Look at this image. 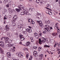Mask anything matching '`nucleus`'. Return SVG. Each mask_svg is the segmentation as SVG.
I'll use <instances>...</instances> for the list:
<instances>
[{
    "label": "nucleus",
    "mask_w": 60,
    "mask_h": 60,
    "mask_svg": "<svg viewBox=\"0 0 60 60\" xmlns=\"http://www.w3.org/2000/svg\"><path fill=\"white\" fill-rule=\"evenodd\" d=\"M9 39V38H8V37H5L4 38L3 37L1 38V40H4L5 41V43H10L11 41V40H8Z\"/></svg>",
    "instance_id": "obj_1"
},
{
    "label": "nucleus",
    "mask_w": 60,
    "mask_h": 60,
    "mask_svg": "<svg viewBox=\"0 0 60 60\" xmlns=\"http://www.w3.org/2000/svg\"><path fill=\"white\" fill-rule=\"evenodd\" d=\"M45 29L47 30V31H48L49 32L50 30V29H52V27H51L50 28V27L48 25H46L45 26Z\"/></svg>",
    "instance_id": "obj_2"
},
{
    "label": "nucleus",
    "mask_w": 60,
    "mask_h": 60,
    "mask_svg": "<svg viewBox=\"0 0 60 60\" xmlns=\"http://www.w3.org/2000/svg\"><path fill=\"white\" fill-rule=\"evenodd\" d=\"M0 45L1 46V47H2L3 48H4V43L0 41Z\"/></svg>",
    "instance_id": "obj_3"
},
{
    "label": "nucleus",
    "mask_w": 60,
    "mask_h": 60,
    "mask_svg": "<svg viewBox=\"0 0 60 60\" xmlns=\"http://www.w3.org/2000/svg\"><path fill=\"white\" fill-rule=\"evenodd\" d=\"M23 11H22V12L21 13V14L22 15H24V14H25L26 15H27L28 14V12H26L25 13V11H24V12H23Z\"/></svg>",
    "instance_id": "obj_4"
},
{
    "label": "nucleus",
    "mask_w": 60,
    "mask_h": 60,
    "mask_svg": "<svg viewBox=\"0 0 60 60\" xmlns=\"http://www.w3.org/2000/svg\"><path fill=\"white\" fill-rule=\"evenodd\" d=\"M22 10H23V11L25 12V13H26V12H28H28H27V10L26 9V8H23Z\"/></svg>",
    "instance_id": "obj_5"
},
{
    "label": "nucleus",
    "mask_w": 60,
    "mask_h": 60,
    "mask_svg": "<svg viewBox=\"0 0 60 60\" xmlns=\"http://www.w3.org/2000/svg\"><path fill=\"white\" fill-rule=\"evenodd\" d=\"M13 44H9L7 45V46L8 47H13Z\"/></svg>",
    "instance_id": "obj_6"
},
{
    "label": "nucleus",
    "mask_w": 60,
    "mask_h": 60,
    "mask_svg": "<svg viewBox=\"0 0 60 60\" xmlns=\"http://www.w3.org/2000/svg\"><path fill=\"white\" fill-rule=\"evenodd\" d=\"M17 18L18 16L17 15L14 16V17H13L14 19L13 20H14V21H15V20L17 19Z\"/></svg>",
    "instance_id": "obj_7"
},
{
    "label": "nucleus",
    "mask_w": 60,
    "mask_h": 60,
    "mask_svg": "<svg viewBox=\"0 0 60 60\" xmlns=\"http://www.w3.org/2000/svg\"><path fill=\"white\" fill-rule=\"evenodd\" d=\"M7 54L8 57H11V54H10V52H8Z\"/></svg>",
    "instance_id": "obj_8"
},
{
    "label": "nucleus",
    "mask_w": 60,
    "mask_h": 60,
    "mask_svg": "<svg viewBox=\"0 0 60 60\" xmlns=\"http://www.w3.org/2000/svg\"><path fill=\"white\" fill-rule=\"evenodd\" d=\"M19 8L20 10H22L23 8V6L21 5H19Z\"/></svg>",
    "instance_id": "obj_9"
},
{
    "label": "nucleus",
    "mask_w": 60,
    "mask_h": 60,
    "mask_svg": "<svg viewBox=\"0 0 60 60\" xmlns=\"http://www.w3.org/2000/svg\"><path fill=\"white\" fill-rule=\"evenodd\" d=\"M18 56L19 57H23V55L22 54H21V53H18Z\"/></svg>",
    "instance_id": "obj_10"
},
{
    "label": "nucleus",
    "mask_w": 60,
    "mask_h": 60,
    "mask_svg": "<svg viewBox=\"0 0 60 60\" xmlns=\"http://www.w3.org/2000/svg\"><path fill=\"white\" fill-rule=\"evenodd\" d=\"M42 41L41 40V39L40 38L39 39V43L40 44H42Z\"/></svg>",
    "instance_id": "obj_11"
},
{
    "label": "nucleus",
    "mask_w": 60,
    "mask_h": 60,
    "mask_svg": "<svg viewBox=\"0 0 60 60\" xmlns=\"http://www.w3.org/2000/svg\"><path fill=\"white\" fill-rule=\"evenodd\" d=\"M56 33H52V37H54V36H56Z\"/></svg>",
    "instance_id": "obj_12"
},
{
    "label": "nucleus",
    "mask_w": 60,
    "mask_h": 60,
    "mask_svg": "<svg viewBox=\"0 0 60 60\" xmlns=\"http://www.w3.org/2000/svg\"><path fill=\"white\" fill-rule=\"evenodd\" d=\"M34 35L35 37H36V38H38V37H39L38 36V34H37L36 33H35L34 34Z\"/></svg>",
    "instance_id": "obj_13"
},
{
    "label": "nucleus",
    "mask_w": 60,
    "mask_h": 60,
    "mask_svg": "<svg viewBox=\"0 0 60 60\" xmlns=\"http://www.w3.org/2000/svg\"><path fill=\"white\" fill-rule=\"evenodd\" d=\"M39 57L40 59H42V57H43V55L42 54H41L40 55Z\"/></svg>",
    "instance_id": "obj_14"
},
{
    "label": "nucleus",
    "mask_w": 60,
    "mask_h": 60,
    "mask_svg": "<svg viewBox=\"0 0 60 60\" xmlns=\"http://www.w3.org/2000/svg\"><path fill=\"white\" fill-rule=\"evenodd\" d=\"M0 51L1 53H2V54H3V53H4V51L2 50V48H1V47H0Z\"/></svg>",
    "instance_id": "obj_15"
},
{
    "label": "nucleus",
    "mask_w": 60,
    "mask_h": 60,
    "mask_svg": "<svg viewBox=\"0 0 60 60\" xmlns=\"http://www.w3.org/2000/svg\"><path fill=\"white\" fill-rule=\"evenodd\" d=\"M15 10L16 11V12H19V11H20V9H19L16 8L15 9Z\"/></svg>",
    "instance_id": "obj_16"
},
{
    "label": "nucleus",
    "mask_w": 60,
    "mask_h": 60,
    "mask_svg": "<svg viewBox=\"0 0 60 60\" xmlns=\"http://www.w3.org/2000/svg\"><path fill=\"white\" fill-rule=\"evenodd\" d=\"M45 24H49L50 23V22H49V21L48 20V21H45Z\"/></svg>",
    "instance_id": "obj_17"
},
{
    "label": "nucleus",
    "mask_w": 60,
    "mask_h": 60,
    "mask_svg": "<svg viewBox=\"0 0 60 60\" xmlns=\"http://www.w3.org/2000/svg\"><path fill=\"white\" fill-rule=\"evenodd\" d=\"M42 39H43L42 41H43V42L44 43L45 42V41H46V39L45 38H44L43 37L42 38Z\"/></svg>",
    "instance_id": "obj_18"
},
{
    "label": "nucleus",
    "mask_w": 60,
    "mask_h": 60,
    "mask_svg": "<svg viewBox=\"0 0 60 60\" xmlns=\"http://www.w3.org/2000/svg\"><path fill=\"white\" fill-rule=\"evenodd\" d=\"M34 55L35 57L37 55V52H34Z\"/></svg>",
    "instance_id": "obj_19"
},
{
    "label": "nucleus",
    "mask_w": 60,
    "mask_h": 60,
    "mask_svg": "<svg viewBox=\"0 0 60 60\" xmlns=\"http://www.w3.org/2000/svg\"><path fill=\"white\" fill-rule=\"evenodd\" d=\"M30 44V42H27L26 44V46H28Z\"/></svg>",
    "instance_id": "obj_20"
},
{
    "label": "nucleus",
    "mask_w": 60,
    "mask_h": 60,
    "mask_svg": "<svg viewBox=\"0 0 60 60\" xmlns=\"http://www.w3.org/2000/svg\"><path fill=\"white\" fill-rule=\"evenodd\" d=\"M58 24L57 23L56 24V25H55L56 26L55 27V29H57L58 28V26H57V25Z\"/></svg>",
    "instance_id": "obj_21"
},
{
    "label": "nucleus",
    "mask_w": 60,
    "mask_h": 60,
    "mask_svg": "<svg viewBox=\"0 0 60 60\" xmlns=\"http://www.w3.org/2000/svg\"><path fill=\"white\" fill-rule=\"evenodd\" d=\"M37 22L39 24H41L42 23V22L41 21H37Z\"/></svg>",
    "instance_id": "obj_22"
},
{
    "label": "nucleus",
    "mask_w": 60,
    "mask_h": 60,
    "mask_svg": "<svg viewBox=\"0 0 60 60\" xmlns=\"http://www.w3.org/2000/svg\"><path fill=\"white\" fill-rule=\"evenodd\" d=\"M45 48H49L50 47V46L49 45H45L44 46Z\"/></svg>",
    "instance_id": "obj_23"
},
{
    "label": "nucleus",
    "mask_w": 60,
    "mask_h": 60,
    "mask_svg": "<svg viewBox=\"0 0 60 60\" xmlns=\"http://www.w3.org/2000/svg\"><path fill=\"white\" fill-rule=\"evenodd\" d=\"M34 8H30V9H29V10L30 11H32L34 10Z\"/></svg>",
    "instance_id": "obj_24"
},
{
    "label": "nucleus",
    "mask_w": 60,
    "mask_h": 60,
    "mask_svg": "<svg viewBox=\"0 0 60 60\" xmlns=\"http://www.w3.org/2000/svg\"><path fill=\"white\" fill-rule=\"evenodd\" d=\"M19 36L20 38L23 37V35L21 34H19Z\"/></svg>",
    "instance_id": "obj_25"
},
{
    "label": "nucleus",
    "mask_w": 60,
    "mask_h": 60,
    "mask_svg": "<svg viewBox=\"0 0 60 60\" xmlns=\"http://www.w3.org/2000/svg\"><path fill=\"white\" fill-rule=\"evenodd\" d=\"M32 30L31 29H29V31H28V33H31V32H32Z\"/></svg>",
    "instance_id": "obj_26"
},
{
    "label": "nucleus",
    "mask_w": 60,
    "mask_h": 60,
    "mask_svg": "<svg viewBox=\"0 0 60 60\" xmlns=\"http://www.w3.org/2000/svg\"><path fill=\"white\" fill-rule=\"evenodd\" d=\"M32 21H33L31 19H29L28 20V22H31Z\"/></svg>",
    "instance_id": "obj_27"
},
{
    "label": "nucleus",
    "mask_w": 60,
    "mask_h": 60,
    "mask_svg": "<svg viewBox=\"0 0 60 60\" xmlns=\"http://www.w3.org/2000/svg\"><path fill=\"white\" fill-rule=\"evenodd\" d=\"M4 4H5L6 3V2H7V1H8V0H4Z\"/></svg>",
    "instance_id": "obj_28"
},
{
    "label": "nucleus",
    "mask_w": 60,
    "mask_h": 60,
    "mask_svg": "<svg viewBox=\"0 0 60 60\" xmlns=\"http://www.w3.org/2000/svg\"><path fill=\"white\" fill-rule=\"evenodd\" d=\"M36 2L38 4L40 2V0H36Z\"/></svg>",
    "instance_id": "obj_29"
},
{
    "label": "nucleus",
    "mask_w": 60,
    "mask_h": 60,
    "mask_svg": "<svg viewBox=\"0 0 60 60\" xmlns=\"http://www.w3.org/2000/svg\"><path fill=\"white\" fill-rule=\"evenodd\" d=\"M20 39H21V41H23V40H24V39H25V38H24L22 37V38H20Z\"/></svg>",
    "instance_id": "obj_30"
},
{
    "label": "nucleus",
    "mask_w": 60,
    "mask_h": 60,
    "mask_svg": "<svg viewBox=\"0 0 60 60\" xmlns=\"http://www.w3.org/2000/svg\"><path fill=\"white\" fill-rule=\"evenodd\" d=\"M31 22V23L30 24H34V21H33V20H32V21Z\"/></svg>",
    "instance_id": "obj_31"
},
{
    "label": "nucleus",
    "mask_w": 60,
    "mask_h": 60,
    "mask_svg": "<svg viewBox=\"0 0 60 60\" xmlns=\"http://www.w3.org/2000/svg\"><path fill=\"white\" fill-rule=\"evenodd\" d=\"M19 30H23V28L22 27H21L19 29Z\"/></svg>",
    "instance_id": "obj_32"
},
{
    "label": "nucleus",
    "mask_w": 60,
    "mask_h": 60,
    "mask_svg": "<svg viewBox=\"0 0 60 60\" xmlns=\"http://www.w3.org/2000/svg\"><path fill=\"white\" fill-rule=\"evenodd\" d=\"M50 13H49V12H48V14H49V15H51L52 14V12H51V11H50Z\"/></svg>",
    "instance_id": "obj_33"
},
{
    "label": "nucleus",
    "mask_w": 60,
    "mask_h": 60,
    "mask_svg": "<svg viewBox=\"0 0 60 60\" xmlns=\"http://www.w3.org/2000/svg\"><path fill=\"white\" fill-rule=\"evenodd\" d=\"M7 16H5V18H4V19H7Z\"/></svg>",
    "instance_id": "obj_34"
},
{
    "label": "nucleus",
    "mask_w": 60,
    "mask_h": 60,
    "mask_svg": "<svg viewBox=\"0 0 60 60\" xmlns=\"http://www.w3.org/2000/svg\"><path fill=\"white\" fill-rule=\"evenodd\" d=\"M26 57L28 59V54H27L26 55Z\"/></svg>",
    "instance_id": "obj_35"
},
{
    "label": "nucleus",
    "mask_w": 60,
    "mask_h": 60,
    "mask_svg": "<svg viewBox=\"0 0 60 60\" xmlns=\"http://www.w3.org/2000/svg\"><path fill=\"white\" fill-rule=\"evenodd\" d=\"M10 50H11L13 52V51H15V50L13 49H10Z\"/></svg>",
    "instance_id": "obj_36"
},
{
    "label": "nucleus",
    "mask_w": 60,
    "mask_h": 60,
    "mask_svg": "<svg viewBox=\"0 0 60 60\" xmlns=\"http://www.w3.org/2000/svg\"><path fill=\"white\" fill-rule=\"evenodd\" d=\"M39 24L40 26H42L43 24L42 23H40Z\"/></svg>",
    "instance_id": "obj_37"
},
{
    "label": "nucleus",
    "mask_w": 60,
    "mask_h": 60,
    "mask_svg": "<svg viewBox=\"0 0 60 60\" xmlns=\"http://www.w3.org/2000/svg\"><path fill=\"white\" fill-rule=\"evenodd\" d=\"M29 29H26V31L27 32H28V31H29Z\"/></svg>",
    "instance_id": "obj_38"
},
{
    "label": "nucleus",
    "mask_w": 60,
    "mask_h": 60,
    "mask_svg": "<svg viewBox=\"0 0 60 60\" xmlns=\"http://www.w3.org/2000/svg\"><path fill=\"white\" fill-rule=\"evenodd\" d=\"M9 28V27L7 25H6V29H7V28Z\"/></svg>",
    "instance_id": "obj_39"
},
{
    "label": "nucleus",
    "mask_w": 60,
    "mask_h": 60,
    "mask_svg": "<svg viewBox=\"0 0 60 60\" xmlns=\"http://www.w3.org/2000/svg\"><path fill=\"white\" fill-rule=\"evenodd\" d=\"M33 48L34 49H37V47H33Z\"/></svg>",
    "instance_id": "obj_40"
},
{
    "label": "nucleus",
    "mask_w": 60,
    "mask_h": 60,
    "mask_svg": "<svg viewBox=\"0 0 60 60\" xmlns=\"http://www.w3.org/2000/svg\"><path fill=\"white\" fill-rule=\"evenodd\" d=\"M23 33L24 34H26V31H23Z\"/></svg>",
    "instance_id": "obj_41"
},
{
    "label": "nucleus",
    "mask_w": 60,
    "mask_h": 60,
    "mask_svg": "<svg viewBox=\"0 0 60 60\" xmlns=\"http://www.w3.org/2000/svg\"><path fill=\"white\" fill-rule=\"evenodd\" d=\"M58 46V45H55L54 46V47H55H55H56V46Z\"/></svg>",
    "instance_id": "obj_42"
},
{
    "label": "nucleus",
    "mask_w": 60,
    "mask_h": 60,
    "mask_svg": "<svg viewBox=\"0 0 60 60\" xmlns=\"http://www.w3.org/2000/svg\"><path fill=\"white\" fill-rule=\"evenodd\" d=\"M6 29L7 31H9V28H7V29Z\"/></svg>",
    "instance_id": "obj_43"
},
{
    "label": "nucleus",
    "mask_w": 60,
    "mask_h": 60,
    "mask_svg": "<svg viewBox=\"0 0 60 60\" xmlns=\"http://www.w3.org/2000/svg\"><path fill=\"white\" fill-rule=\"evenodd\" d=\"M6 6L7 7H8V8L9 7V4H8L6 5Z\"/></svg>",
    "instance_id": "obj_44"
},
{
    "label": "nucleus",
    "mask_w": 60,
    "mask_h": 60,
    "mask_svg": "<svg viewBox=\"0 0 60 60\" xmlns=\"http://www.w3.org/2000/svg\"><path fill=\"white\" fill-rule=\"evenodd\" d=\"M18 28H19V29L20 28V27H21L20 26H19V25L18 26Z\"/></svg>",
    "instance_id": "obj_45"
},
{
    "label": "nucleus",
    "mask_w": 60,
    "mask_h": 60,
    "mask_svg": "<svg viewBox=\"0 0 60 60\" xmlns=\"http://www.w3.org/2000/svg\"><path fill=\"white\" fill-rule=\"evenodd\" d=\"M58 51L59 52H58V53H60V49H58Z\"/></svg>",
    "instance_id": "obj_46"
},
{
    "label": "nucleus",
    "mask_w": 60,
    "mask_h": 60,
    "mask_svg": "<svg viewBox=\"0 0 60 60\" xmlns=\"http://www.w3.org/2000/svg\"><path fill=\"white\" fill-rule=\"evenodd\" d=\"M55 45H58V43H56L55 44Z\"/></svg>",
    "instance_id": "obj_47"
},
{
    "label": "nucleus",
    "mask_w": 60,
    "mask_h": 60,
    "mask_svg": "<svg viewBox=\"0 0 60 60\" xmlns=\"http://www.w3.org/2000/svg\"><path fill=\"white\" fill-rule=\"evenodd\" d=\"M8 36L9 37H10V34L9 33H8V34H7Z\"/></svg>",
    "instance_id": "obj_48"
},
{
    "label": "nucleus",
    "mask_w": 60,
    "mask_h": 60,
    "mask_svg": "<svg viewBox=\"0 0 60 60\" xmlns=\"http://www.w3.org/2000/svg\"><path fill=\"white\" fill-rule=\"evenodd\" d=\"M7 2L8 3H10L11 1H10V0H8Z\"/></svg>",
    "instance_id": "obj_49"
},
{
    "label": "nucleus",
    "mask_w": 60,
    "mask_h": 60,
    "mask_svg": "<svg viewBox=\"0 0 60 60\" xmlns=\"http://www.w3.org/2000/svg\"><path fill=\"white\" fill-rule=\"evenodd\" d=\"M57 31H58V32H57L58 34H60V32H59V31H58V30H57Z\"/></svg>",
    "instance_id": "obj_50"
},
{
    "label": "nucleus",
    "mask_w": 60,
    "mask_h": 60,
    "mask_svg": "<svg viewBox=\"0 0 60 60\" xmlns=\"http://www.w3.org/2000/svg\"><path fill=\"white\" fill-rule=\"evenodd\" d=\"M43 34H46V32H45V31H43Z\"/></svg>",
    "instance_id": "obj_51"
},
{
    "label": "nucleus",
    "mask_w": 60,
    "mask_h": 60,
    "mask_svg": "<svg viewBox=\"0 0 60 60\" xmlns=\"http://www.w3.org/2000/svg\"><path fill=\"white\" fill-rule=\"evenodd\" d=\"M31 42H33L34 41V40L33 39L31 40Z\"/></svg>",
    "instance_id": "obj_52"
},
{
    "label": "nucleus",
    "mask_w": 60,
    "mask_h": 60,
    "mask_svg": "<svg viewBox=\"0 0 60 60\" xmlns=\"http://www.w3.org/2000/svg\"><path fill=\"white\" fill-rule=\"evenodd\" d=\"M19 44H22V42H20L19 43Z\"/></svg>",
    "instance_id": "obj_53"
},
{
    "label": "nucleus",
    "mask_w": 60,
    "mask_h": 60,
    "mask_svg": "<svg viewBox=\"0 0 60 60\" xmlns=\"http://www.w3.org/2000/svg\"><path fill=\"white\" fill-rule=\"evenodd\" d=\"M4 11L5 12H6V9H4Z\"/></svg>",
    "instance_id": "obj_54"
},
{
    "label": "nucleus",
    "mask_w": 60,
    "mask_h": 60,
    "mask_svg": "<svg viewBox=\"0 0 60 60\" xmlns=\"http://www.w3.org/2000/svg\"><path fill=\"white\" fill-rule=\"evenodd\" d=\"M32 60V59L31 58H30L29 59V60Z\"/></svg>",
    "instance_id": "obj_55"
},
{
    "label": "nucleus",
    "mask_w": 60,
    "mask_h": 60,
    "mask_svg": "<svg viewBox=\"0 0 60 60\" xmlns=\"http://www.w3.org/2000/svg\"><path fill=\"white\" fill-rule=\"evenodd\" d=\"M28 27H29V28H30V29L32 28L30 26H29Z\"/></svg>",
    "instance_id": "obj_56"
},
{
    "label": "nucleus",
    "mask_w": 60,
    "mask_h": 60,
    "mask_svg": "<svg viewBox=\"0 0 60 60\" xmlns=\"http://www.w3.org/2000/svg\"><path fill=\"white\" fill-rule=\"evenodd\" d=\"M30 39L31 40H33V38H30Z\"/></svg>",
    "instance_id": "obj_57"
},
{
    "label": "nucleus",
    "mask_w": 60,
    "mask_h": 60,
    "mask_svg": "<svg viewBox=\"0 0 60 60\" xmlns=\"http://www.w3.org/2000/svg\"><path fill=\"white\" fill-rule=\"evenodd\" d=\"M30 39L31 40H33V38H30Z\"/></svg>",
    "instance_id": "obj_58"
},
{
    "label": "nucleus",
    "mask_w": 60,
    "mask_h": 60,
    "mask_svg": "<svg viewBox=\"0 0 60 60\" xmlns=\"http://www.w3.org/2000/svg\"><path fill=\"white\" fill-rule=\"evenodd\" d=\"M39 49H41V48H40V47H39Z\"/></svg>",
    "instance_id": "obj_59"
},
{
    "label": "nucleus",
    "mask_w": 60,
    "mask_h": 60,
    "mask_svg": "<svg viewBox=\"0 0 60 60\" xmlns=\"http://www.w3.org/2000/svg\"><path fill=\"white\" fill-rule=\"evenodd\" d=\"M58 1V0H56V2H57V1Z\"/></svg>",
    "instance_id": "obj_60"
},
{
    "label": "nucleus",
    "mask_w": 60,
    "mask_h": 60,
    "mask_svg": "<svg viewBox=\"0 0 60 60\" xmlns=\"http://www.w3.org/2000/svg\"><path fill=\"white\" fill-rule=\"evenodd\" d=\"M49 10L50 11H52V10H51V9H49Z\"/></svg>",
    "instance_id": "obj_61"
},
{
    "label": "nucleus",
    "mask_w": 60,
    "mask_h": 60,
    "mask_svg": "<svg viewBox=\"0 0 60 60\" xmlns=\"http://www.w3.org/2000/svg\"><path fill=\"white\" fill-rule=\"evenodd\" d=\"M49 6V5L48 4V5H47V7H48V6Z\"/></svg>",
    "instance_id": "obj_62"
},
{
    "label": "nucleus",
    "mask_w": 60,
    "mask_h": 60,
    "mask_svg": "<svg viewBox=\"0 0 60 60\" xmlns=\"http://www.w3.org/2000/svg\"><path fill=\"white\" fill-rule=\"evenodd\" d=\"M15 60H19V59H15Z\"/></svg>",
    "instance_id": "obj_63"
},
{
    "label": "nucleus",
    "mask_w": 60,
    "mask_h": 60,
    "mask_svg": "<svg viewBox=\"0 0 60 60\" xmlns=\"http://www.w3.org/2000/svg\"><path fill=\"white\" fill-rule=\"evenodd\" d=\"M59 37L60 38V34H59Z\"/></svg>",
    "instance_id": "obj_64"
}]
</instances>
